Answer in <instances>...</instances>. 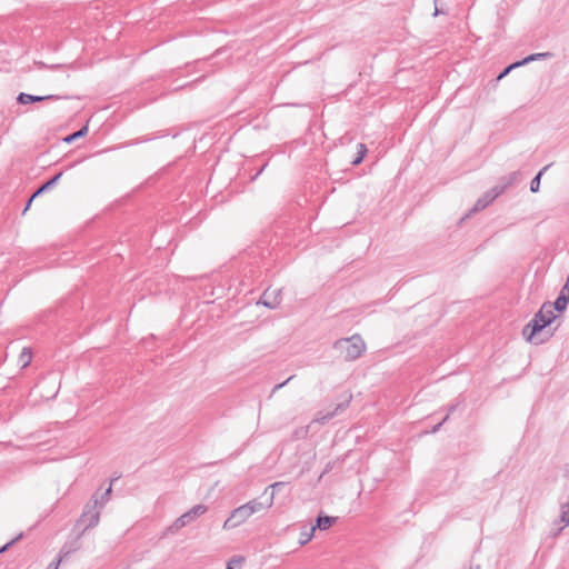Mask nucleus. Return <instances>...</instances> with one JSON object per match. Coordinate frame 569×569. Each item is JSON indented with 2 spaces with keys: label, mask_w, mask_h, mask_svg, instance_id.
<instances>
[{
  "label": "nucleus",
  "mask_w": 569,
  "mask_h": 569,
  "mask_svg": "<svg viewBox=\"0 0 569 569\" xmlns=\"http://www.w3.org/2000/svg\"><path fill=\"white\" fill-rule=\"evenodd\" d=\"M263 508L264 507L262 502L258 501L257 499H252L249 502L233 509L222 527L226 530L237 528L242 525L249 517L262 510Z\"/></svg>",
  "instance_id": "nucleus-1"
},
{
  "label": "nucleus",
  "mask_w": 569,
  "mask_h": 569,
  "mask_svg": "<svg viewBox=\"0 0 569 569\" xmlns=\"http://www.w3.org/2000/svg\"><path fill=\"white\" fill-rule=\"evenodd\" d=\"M333 348L343 355L345 360L355 361L365 352L366 343L359 335H353L350 338L338 339Z\"/></svg>",
  "instance_id": "nucleus-2"
},
{
  "label": "nucleus",
  "mask_w": 569,
  "mask_h": 569,
  "mask_svg": "<svg viewBox=\"0 0 569 569\" xmlns=\"http://www.w3.org/2000/svg\"><path fill=\"white\" fill-rule=\"evenodd\" d=\"M549 326L542 312H537L533 318L523 327L522 336L529 342L540 343L543 340H537V336Z\"/></svg>",
  "instance_id": "nucleus-3"
},
{
  "label": "nucleus",
  "mask_w": 569,
  "mask_h": 569,
  "mask_svg": "<svg viewBox=\"0 0 569 569\" xmlns=\"http://www.w3.org/2000/svg\"><path fill=\"white\" fill-rule=\"evenodd\" d=\"M208 510V507L206 505L199 503L193 506L191 509H189L187 512L182 513L179 518L174 520V522L169 527V531L171 533H174L182 529L188 523L196 520L198 517L204 515Z\"/></svg>",
  "instance_id": "nucleus-4"
},
{
  "label": "nucleus",
  "mask_w": 569,
  "mask_h": 569,
  "mask_svg": "<svg viewBox=\"0 0 569 569\" xmlns=\"http://www.w3.org/2000/svg\"><path fill=\"white\" fill-rule=\"evenodd\" d=\"M100 511L98 510V498L93 496L91 500L86 505L79 523L84 525V530L91 529L99 523Z\"/></svg>",
  "instance_id": "nucleus-5"
},
{
  "label": "nucleus",
  "mask_w": 569,
  "mask_h": 569,
  "mask_svg": "<svg viewBox=\"0 0 569 569\" xmlns=\"http://www.w3.org/2000/svg\"><path fill=\"white\" fill-rule=\"evenodd\" d=\"M502 193H503V187L491 188L476 201L473 207L468 211V213L462 219L469 218V217H471V214L482 211Z\"/></svg>",
  "instance_id": "nucleus-6"
},
{
  "label": "nucleus",
  "mask_w": 569,
  "mask_h": 569,
  "mask_svg": "<svg viewBox=\"0 0 569 569\" xmlns=\"http://www.w3.org/2000/svg\"><path fill=\"white\" fill-rule=\"evenodd\" d=\"M352 396L349 395L342 402L336 405L333 410L330 411H319L317 413V418L315 419L316 422H319L321 425H325L329 420H331L333 417L338 416L342 411H345L350 402H351Z\"/></svg>",
  "instance_id": "nucleus-7"
},
{
  "label": "nucleus",
  "mask_w": 569,
  "mask_h": 569,
  "mask_svg": "<svg viewBox=\"0 0 569 569\" xmlns=\"http://www.w3.org/2000/svg\"><path fill=\"white\" fill-rule=\"evenodd\" d=\"M281 301V289H266L260 297L258 303L269 308V309H276Z\"/></svg>",
  "instance_id": "nucleus-8"
},
{
  "label": "nucleus",
  "mask_w": 569,
  "mask_h": 569,
  "mask_svg": "<svg viewBox=\"0 0 569 569\" xmlns=\"http://www.w3.org/2000/svg\"><path fill=\"white\" fill-rule=\"evenodd\" d=\"M60 96L57 94H48V96H33L24 92H20L17 97V102L19 104H28L33 102H41L47 100H59Z\"/></svg>",
  "instance_id": "nucleus-9"
},
{
  "label": "nucleus",
  "mask_w": 569,
  "mask_h": 569,
  "mask_svg": "<svg viewBox=\"0 0 569 569\" xmlns=\"http://www.w3.org/2000/svg\"><path fill=\"white\" fill-rule=\"evenodd\" d=\"M63 172L60 171L57 174H54L52 178L47 180L44 183H42L34 192L33 197H39L40 194L51 190L61 179Z\"/></svg>",
  "instance_id": "nucleus-10"
},
{
  "label": "nucleus",
  "mask_w": 569,
  "mask_h": 569,
  "mask_svg": "<svg viewBox=\"0 0 569 569\" xmlns=\"http://www.w3.org/2000/svg\"><path fill=\"white\" fill-rule=\"evenodd\" d=\"M337 521L336 517L327 516V515H318L316 518V523L312 526V528L319 529V530H327L329 529L335 522Z\"/></svg>",
  "instance_id": "nucleus-11"
},
{
  "label": "nucleus",
  "mask_w": 569,
  "mask_h": 569,
  "mask_svg": "<svg viewBox=\"0 0 569 569\" xmlns=\"http://www.w3.org/2000/svg\"><path fill=\"white\" fill-rule=\"evenodd\" d=\"M569 302V295H568V291L565 290V288L562 287L559 296L557 297V299L555 300L552 305V308L559 312L563 311L566 308H567V305Z\"/></svg>",
  "instance_id": "nucleus-12"
},
{
  "label": "nucleus",
  "mask_w": 569,
  "mask_h": 569,
  "mask_svg": "<svg viewBox=\"0 0 569 569\" xmlns=\"http://www.w3.org/2000/svg\"><path fill=\"white\" fill-rule=\"evenodd\" d=\"M77 550V547H74L73 549H67V546H63L62 549L60 550L59 552V556L58 558L52 561L48 567L47 569H58L59 565L66 560L73 551Z\"/></svg>",
  "instance_id": "nucleus-13"
},
{
  "label": "nucleus",
  "mask_w": 569,
  "mask_h": 569,
  "mask_svg": "<svg viewBox=\"0 0 569 569\" xmlns=\"http://www.w3.org/2000/svg\"><path fill=\"white\" fill-rule=\"evenodd\" d=\"M552 166V163H549L547 166H545L542 169H540L537 174L532 178L531 182H530V191L536 193L539 191L540 189V181H541V177L543 176V173Z\"/></svg>",
  "instance_id": "nucleus-14"
},
{
  "label": "nucleus",
  "mask_w": 569,
  "mask_h": 569,
  "mask_svg": "<svg viewBox=\"0 0 569 569\" xmlns=\"http://www.w3.org/2000/svg\"><path fill=\"white\" fill-rule=\"evenodd\" d=\"M553 308H552V305L551 302L549 301H546L542 303L541 308L538 310L539 312H542L543 313V318H546V320L548 321L549 326L553 322V320L556 319V316L553 313Z\"/></svg>",
  "instance_id": "nucleus-15"
},
{
  "label": "nucleus",
  "mask_w": 569,
  "mask_h": 569,
  "mask_svg": "<svg viewBox=\"0 0 569 569\" xmlns=\"http://www.w3.org/2000/svg\"><path fill=\"white\" fill-rule=\"evenodd\" d=\"M367 152H368L367 146L362 142H359L357 144L356 157L351 160V164L353 167L359 166L362 162L363 158L366 157Z\"/></svg>",
  "instance_id": "nucleus-16"
},
{
  "label": "nucleus",
  "mask_w": 569,
  "mask_h": 569,
  "mask_svg": "<svg viewBox=\"0 0 569 569\" xmlns=\"http://www.w3.org/2000/svg\"><path fill=\"white\" fill-rule=\"evenodd\" d=\"M518 177H519V172L513 171V172L509 173L507 177H503L501 179L502 183L497 184L496 187H503V192H505L509 187H511L518 180Z\"/></svg>",
  "instance_id": "nucleus-17"
},
{
  "label": "nucleus",
  "mask_w": 569,
  "mask_h": 569,
  "mask_svg": "<svg viewBox=\"0 0 569 569\" xmlns=\"http://www.w3.org/2000/svg\"><path fill=\"white\" fill-rule=\"evenodd\" d=\"M315 535V528H307V527H303V529L301 530L300 535H299V545L300 546H305L307 545L313 537Z\"/></svg>",
  "instance_id": "nucleus-18"
},
{
  "label": "nucleus",
  "mask_w": 569,
  "mask_h": 569,
  "mask_svg": "<svg viewBox=\"0 0 569 569\" xmlns=\"http://www.w3.org/2000/svg\"><path fill=\"white\" fill-rule=\"evenodd\" d=\"M88 133V126H83L82 128H80L79 130L72 132L71 134H68L63 140L67 142V143H71L73 142L74 140L79 139V138H82L84 137L86 134Z\"/></svg>",
  "instance_id": "nucleus-19"
},
{
  "label": "nucleus",
  "mask_w": 569,
  "mask_h": 569,
  "mask_svg": "<svg viewBox=\"0 0 569 569\" xmlns=\"http://www.w3.org/2000/svg\"><path fill=\"white\" fill-rule=\"evenodd\" d=\"M119 479V476L113 478L110 482V486L106 489V491L101 495V501L98 500V507L99 508H102L104 506V503L109 500V497L112 492V483L114 480H118Z\"/></svg>",
  "instance_id": "nucleus-20"
},
{
  "label": "nucleus",
  "mask_w": 569,
  "mask_h": 569,
  "mask_svg": "<svg viewBox=\"0 0 569 569\" xmlns=\"http://www.w3.org/2000/svg\"><path fill=\"white\" fill-rule=\"evenodd\" d=\"M31 358H32V353H31L30 349L23 348V350L19 357V362L22 365V368L27 367L30 363Z\"/></svg>",
  "instance_id": "nucleus-21"
},
{
  "label": "nucleus",
  "mask_w": 569,
  "mask_h": 569,
  "mask_svg": "<svg viewBox=\"0 0 569 569\" xmlns=\"http://www.w3.org/2000/svg\"><path fill=\"white\" fill-rule=\"evenodd\" d=\"M283 486H284V482H281V481H279V482H274V483H272L271 486H269V487L266 489V491H267L268 489H272V491H274L276 489H280V487H283ZM273 497H274V492H271V495H270V501H269V503H268L267 508H270V507L272 506V503H273Z\"/></svg>",
  "instance_id": "nucleus-22"
},
{
  "label": "nucleus",
  "mask_w": 569,
  "mask_h": 569,
  "mask_svg": "<svg viewBox=\"0 0 569 569\" xmlns=\"http://www.w3.org/2000/svg\"><path fill=\"white\" fill-rule=\"evenodd\" d=\"M244 561V558L241 556H234L232 557L228 562L226 569H233L234 563H241Z\"/></svg>",
  "instance_id": "nucleus-23"
},
{
  "label": "nucleus",
  "mask_w": 569,
  "mask_h": 569,
  "mask_svg": "<svg viewBox=\"0 0 569 569\" xmlns=\"http://www.w3.org/2000/svg\"><path fill=\"white\" fill-rule=\"evenodd\" d=\"M23 533H20L14 539L10 540L9 542H7L4 546H2L0 548V553L4 552L6 550H8L11 546H13L18 540H20L22 538Z\"/></svg>",
  "instance_id": "nucleus-24"
},
{
  "label": "nucleus",
  "mask_w": 569,
  "mask_h": 569,
  "mask_svg": "<svg viewBox=\"0 0 569 569\" xmlns=\"http://www.w3.org/2000/svg\"><path fill=\"white\" fill-rule=\"evenodd\" d=\"M448 419H449V415H446V416L442 418V420H441L440 422H438L437 425H435V426L431 428L430 432H431V433H436V432H438V431L440 430L441 426H442V425H443Z\"/></svg>",
  "instance_id": "nucleus-25"
},
{
  "label": "nucleus",
  "mask_w": 569,
  "mask_h": 569,
  "mask_svg": "<svg viewBox=\"0 0 569 569\" xmlns=\"http://www.w3.org/2000/svg\"><path fill=\"white\" fill-rule=\"evenodd\" d=\"M553 57V53L552 52H539V53H535V58L536 60H545V59H550Z\"/></svg>",
  "instance_id": "nucleus-26"
},
{
  "label": "nucleus",
  "mask_w": 569,
  "mask_h": 569,
  "mask_svg": "<svg viewBox=\"0 0 569 569\" xmlns=\"http://www.w3.org/2000/svg\"><path fill=\"white\" fill-rule=\"evenodd\" d=\"M295 378V376H291L289 377L286 381L281 382V383H278L273 387L272 391H271V396L273 393H276L278 390H280L281 388H283L290 380H292Z\"/></svg>",
  "instance_id": "nucleus-27"
},
{
  "label": "nucleus",
  "mask_w": 569,
  "mask_h": 569,
  "mask_svg": "<svg viewBox=\"0 0 569 569\" xmlns=\"http://www.w3.org/2000/svg\"><path fill=\"white\" fill-rule=\"evenodd\" d=\"M512 69L510 68V66H507L499 74H498V80L505 78L507 74H509V72L511 71Z\"/></svg>",
  "instance_id": "nucleus-28"
},
{
  "label": "nucleus",
  "mask_w": 569,
  "mask_h": 569,
  "mask_svg": "<svg viewBox=\"0 0 569 569\" xmlns=\"http://www.w3.org/2000/svg\"><path fill=\"white\" fill-rule=\"evenodd\" d=\"M333 466H335V462H333V461H329V462H327V465H326V467H325V469H323V471H322V475H321V476H323V475H326V473L330 472V471L333 469Z\"/></svg>",
  "instance_id": "nucleus-29"
},
{
  "label": "nucleus",
  "mask_w": 569,
  "mask_h": 569,
  "mask_svg": "<svg viewBox=\"0 0 569 569\" xmlns=\"http://www.w3.org/2000/svg\"><path fill=\"white\" fill-rule=\"evenodd\" d=\"M509 66H510V68L513 70V69H516V68H519V67L526 66V63H525L523 59H521V60L516 61V62H513V63H511V64H509Z\"/></svg>",
  "instance_id": "nucleus-30"
},
{
  "label": "nucleus",
  "mask_w": 569,
  "mask_h": 569,
  "mask_svg": "<svg viewBox=\"0 0 569 569\" xmlns=\"http://www.w3.org/2000/svg\"><path fill=\"white\" fill-rule=\"evenodd\" d=\"M509 66H510V68L513 70V69H516V68H519V67L526 66V63H525L523 59H521V60L516 61V62H513V63H511V64H509Z\"/></svg>",
  "instance_id": "nucleus-31"
},
{
  "label": "nucleus",
  "mask_w": 569,
  "mask_h": 569,
  "mask_svg": "<svg viewBox=\"0 0 569 569\" xmlns=\"http://www.w3.org/2000/svg\"><path fill=\"white\" fill-rule=\"evenodd\" d=\"M268 163H264L260 169H258V171L251 177V180H256L261 173L262 171L266 169Z\"/></svg>",
  "instance_id": "nucleus-32"
},
{
  "label": "nucleus",
  "mask_w": 569,
  "mask_h": 569,
  "mask_svg": "<svg viewBox=\"0 0 569 569\" xmlns=\"http://www.w3.org/2000/svg\"><path fill=\"white\" fill-rule=\"evenodd\" d=\"M442 13H445V12L438 8V0H435L433 17H437V16L442 14Z\"/></svg>",
  "instance_id": "nucleus-33"
},
{
  "label": "nucleus",
  "mask_w": 569,
  "mask_h": 569,
  "mask_svg": "<svg viewBox=\"0 0 569 569\" xmlns=\"http://www.w3.org/2000/svg\"><path fill=\"white\" fill-rule=\"evenodd\" d=\"M523 61H525L526 64H528L529 62H532V61H537L536 58H535V53H531V54L525 57Z\"/></svg>",
  "instance_id": "nucleus-34"
},
{
  "label": "nucleus",
  "mask_w": 569,
  "mask_h": 569,
  "mask_svg": "<svg viewBox=\"0 0 569 569\" xmlns=\"http://www.w3.org/2000/svg\"><path fill=\"white\" fill-rule=\"evenodd\" d=\"M146 141H149V139L148 138L137 139V140L128 142L127 146H132V144H137L140 142H146Z\"/></svg>",
  "instance_id": "nucleus-35"
},
{
  "label": "nucleus",
  "mask_w": 569,
  "mask_h": 569,
  "mask_svg": "<svg viewBox=\"0 0 569 569\" xmlns=\"http://www.w3.org/2000/svg\"><path fill=\"white\" fill-rule=\"evenodd\" d=\"M36 197H33V194L29 198L28 202L26 203V207L23 209V213H26V211L30 208L31 206V202L33 201Z\"/></svg>",
  "instance_id": "nucleus-36"
},
{
  "label": "nucleus",
  "mask_w": 569,
  "mask_h": 569,
  "mask_svg": "<svg viewBox=\"0 0 569 569\" xmlns=\"http://www.w3.org/2000/svg\"><path fill=\"white\" fill-rule=\"evenodd\" d=\"M457 406L458 405H450V406H448L447 415L450 416L457 409Z\"/></svg>",
  "instance_id": "nucleus-37"
},
{
  "label": "nucleus",
  "mask_w": 569,
  "mask_h": 569,
  "mask_svg": "<svg viewBox=\"0 0 569 569\" xmlns=\"http://www.w3.org/2000/svg\"><path fill=\"white\" fill-rule=\"evenodd\" d=\"M470 569H473V568H470ZM475 569H480V566H479V565H478V566H476V568H475Z\"/></svg>",
  "instance_id": "nucleus-38"
}]
</instances>
